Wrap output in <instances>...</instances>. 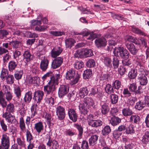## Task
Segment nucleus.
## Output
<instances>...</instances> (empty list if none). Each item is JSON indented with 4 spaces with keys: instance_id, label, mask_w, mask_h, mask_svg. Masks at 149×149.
Returning <instances> with one entry per match:
<instances>
[{
    "instance_id": "6ab92c4d",
    "label": "nucleus",
    "mask_w": 149,
    "mask_h": 149,
    "mask_svg": "<svg viewBox=\"0 0 149 149\" xmlns=\"http://www.w3.org/2000/svg\"><path fill=\"white\" fill-rule=\"evenodd\" d=\"M9 45L12 46L14 49L20 50L22 49V44L17 40H12L9 42Z\"/></svg>"
},
{
    "instance_id": "20e7f679",
    "label": "nucleus",
    "mask_w": 149,
    "mask_h": 149,
    "mask_svg": "<svg viewBox=\"0 0 149 149\" xmlns=\"http://www.w3.org/2000/svg\"><path fill=\"white\" fill-rule=\"evenodd\" d=\"M113 53L116 56H120L123 58H128L129 53L125 48L122 47H116L114 49Z\"/></svg>"
},
{
    "instance_id": "69168bd1",
    "label": "nucleus",
    "mask_w": 149,
    "mask_h": 149,
    "mask_svg": "<svg viewBox=\"0 0 149 149\" xmlns=\"http://www.w3.org/2000/svg\"><path fill=\"white\" fill-rule=\"evenodd\" d=\"M26 132L27 141L28 142H30L33 139L32 135L29 130H27Z\"/></svg>"
},
{
    "instance_id": "ddd939ff",
    "label": "nucleus",
    "mask_w": 149,
    "mask_h": 149,
    "mask_svg": "<svg viewBox=\"0 0 149 149\" xmlns=\"http://www.w3.org/2000/svg\"><path fill=\"white\" fill-rule=\"evenodd\" d=\"M63 61V59L61 57H58L54 59L52 63L51 67L53 69L57 68L60 67Z\"/></svg>"
},
{
    "instance_id": "e2e57ef3",
    "label": "nucleus",
    "mask_w": 149,
    "mask_h": 149,
    "mask_svg": "<svg viewBox=\"0 0 149 149\" xmlns=\"http://www.w3.org/2000/svg\"><path fill=\"white\" fill-rule=\"evenodd\" d=\"M110 99L111 103L114 104L117 102L118 97L117 95L115 94H112L110 96Z\"/></svg>"
},
{
    "instance_id": "4c0bfd02",
    "label": "nucleus",
    "mask_w": 149,
    "mask_h": 149,
    "mask_svg": "<svg viewBox=\"0 0 149 149\" xmlns=\"http://www.w3.org/2000/svg\"><path fill=\"white\" fill-rule=\"evenodd\" d=\"M61 75L60 74H56L53 77L51 78L50 81L57 85L58 83V80L61 77Z\"/></svg>"
},
{
    "instance_id": "de8ad7c7",
    "label": "nucleus",
    "mask_w": 149,
    "mask_h": 149,
    "mask_svg": "<svg viewBox=\"0 0 149 149\" xmlns=\"http://www.w3.org/2000/svg\"><path fill=\"white\" fill-rule=\"evenodd\" d=\"M137 71L136 69H134L129 73L128 76L131 79H134L137 76Z\"/></svg>"
},
{
    "instance_id": "c756f323",
    "label": "nucleus",
    "mask_w": 149,
    "mask_h": 149,
    "mask_svg": "<svg viewBox=\"0 0 149 149\" xmlns=\"http://www.w3.org/2000/svg\"><path fill=\"white\" fill-rule=\"evenodd\" d=\"M98 137V136L96 135H92L89 140L90 145L93 146L95 144L97 143Z\"/></svg>"
},
{
    "instance_id": "37998d69",
    "label": "nucleus",
    "mask_w": 149,
    "mask_h": 149,
    "mask_svg": "<svg viewBox=\"0 0 149 149\" xmlns=\"http://www.w3.org/2000/svg\"><path fill=\"white\" fill-rule=\"evenodd\" d=\"M111 132L110 127L109 125L105 126L102 131V134L103 135H106Z\"/></svg>"
},
{
    "instance_id": "f704fd0d",
    "label": "nucleus",
    "mask_w": 149,
    "mask_h": 149,
    "mask_svg": "<svg viewBox=\"0 0 149 149\" xmlns=\"http://www.w3.org/2000/svg\"><path fill=\"white\" fill-rule=\"evenodd\" d=\"M122 114L125 116H130L133 114V112L129 108H124L122 110Z\"/></svg>"
},
{
    "instance_id": "423d86ee",
    "label": "nucleus",
    "mask_w": 149,
    "mask_h": 149,
    "mask_svg": "<svg viewBox=\"0 0 149 149\" xmlns=\"http://www.w3.org/2000/svg\"><path fill=\"white\" fill-rule=\"evenodd\" d=\"M56 85L49 81L47 85L44 86V90L47 94H52L55 90Z\"/></svg>"
},
{
    "instance_id": "c85d7f7f",
    "label": "nucleus",
    "mask_w": 149,
    "mask_h": 149,
    "mask_svg": "<svg viewBox=\"0 0 149 149\" xmlns=\"http://www.w3.org/2000/svg\"><path fill=\"white\" fill-rule=\"evenodd\" d=\"M31 56V54L29 51L28 50L24 52L23 56L26 63H27L30 61Z\"/></svg>"
},
{
    "instance_id": "0eeeda50",
    "label": "nucleus",
    "mask_w": 149,
    "mask_h": 149,
    "mask_svg": "<svg viewBox=\"0 0 149 149\" xmlns=\"http://www.w3.org/2000/svg\"><path fill=\"white\" fill-rule=\"evenodd\" d=\"M134 61L135 64L141 67H144L143 65L146 62V59L143 55L136 56L134 57Z\"/></svg>"
},
{
    "instance_id": "a211bd4d",
    "label": "nucleus",
    "mask_w": 149,
    "mask_h": 149,
    "mask_svg": "<svg viewBox=\"0 0 149 149\" xmlns=\"http://www.w3.org/2000/svg\"><path fill=\"white\" fill-rule=\"evenodd\" d=\"M100 107L101 112L102 114L106 115L108 113L110 108L108 103L102 102L100 104Z\"/></svg>"
},
{
    "instance_id": "6e6552de",
    "label": "nucleus",
    "mask_w": 149,
    "mask_h": 149,
    "mask_svg": "<svg viewBox=\"0 0 149 149\" xmlns=\"http://www.w3.org/2000/svg\"><path fill=\"white\" fill-rule=\"evenodd\" d=\"M48 141L46 143L47 145L50 148V149H58L59 144L58 141L55 139H53L50 136H47Z\"/></svg>"
},
{
    "instance_id": "f03ea898",
    "label": "nucleus",
    "mask_w": 149,
    "mask_h": 149,
    "mask_svg": "<svg viewBox=\"0 0 149 149\" xmlns=\"http://www.w3.org/2000/svg\"><path fill=\"white\" fill-rule=\"evenodd\" d=\"M10 146V138L9 134L4 132L1 135L0 139V149H9Z\"/></svg>"
},
{
    "instance_id": "a878e982",
    "label": "nucleus",
    "mask_w": 149,
    "mask_h": 149,
    "mask_svg": "<svg viewBox=\"0 0 149 149\" xmlns=\"http://www.w3.org/2000/svg\"><path fill=\"white\" fill-rule=\"evenodd\" d=\"M7 105V102L6 101L4 97V95L2 91H0V105L1 107L4 108L6 107Z\"/></svg>"
},
{
    "instance_id": "a19ab883",
    "label": "nucleus",
    "mask_w": 149,
    "mask_h": 149,
    "mask_svg": "<svg viewBox=\"0 0 149 149\" xmlns=\"http://www.w3.org/2000/svg\"><path fill=\"white\" fill-rule=\"evenodd\" d=\"M6 111L8 113H13L15 111L14 106L13 103H10L6 106Z\"/></svg>"
},
{
    "instance_id": "c9c22d12",
    "label": "nucleus",
    "mask_w": 149,
    "mask_h": 149,
    "mask_svg": "<svg viewBox=\"0 0 149 149\" xmlns=\"http://www.w3.org/2000/svg\"><path fill=\"white\" fill-rule=\"evenodd\" d=\"M32 98V92L31 91H28L25 94L24 98V102L26 103L29 102Z\"/></svg>"
},
{
    "instance_id": "338daca9",
    "label": "nucleus",
    "mask_w": 149,
    "mask_h": 149,
    "mask_svg": "<svg viewBox=\"0 0 149 149\" xmlns=\"http://www.w3.org/2000/svg\"><path fill=\"white\" fill-rule=\"evenodd\" d=\"M83 49L82 50H78L75 53L74 56L75 57L81 58L84 57L83 55Z\"/></svg>"
},
{
    "instance_id": "4468645a",
    "label": "nucleus",
    "mask_w": 149,
    "mask_h": 149,
    "mask_svg": "<svg viewBox=\"0 0 149 149\" xmlns=\"http://www.w3.org/2000/svg\"><path fill=\"white\" fill-rule=\"evenodd\" d=\"M43 95L44 93L42 91H37L34 93L33 99L35 102L39 103L41 101Z\"/></svg>"
},
{
    "instance_id": "7ed1b4c3",
    "label": "nucleus",
    "mask_w": 149,
    "mask_h": 149,
    "mask_svg": "<svg viewBox=\"0 0 149 149\" xmlns=\"http://www.w3.org/2000/svg\"><path fill=\"white\" fill-rule=\"evenodd\" d=\"M75 73L72 70H69L67 71L65 74V78L67 80H70V84L73 85L77 83L80 78V75L77 74L75 77Z\"/></svg>"
},
{
    "instance_id": "3c124183",
    "label": "nucleus",
    "mask_w": 149,
    "mask_h": 149,
    "mask_svg": "<svg viewBox=\"0 0 149 149\" xmlns=\"http://www.w3.org/2000/svg\"><path fill=\"white\" fill-rule=\"evenodd\" d=\"M145 103H144L143 101H139L136 103L135 107L136 109L141 110L145 107Z\"/></svg>"
},
{
    "instance_id": "052dcab7",
    "label": "nucleus",
    "mask_w": 149,
    "mask_h": 149,
    "mask_svg": "<svg viewBox=\"0 0 149 149\" xmlns=\"http://www.w3.org/2000/svg\"><path fill=\"white\" fill-rule=\"evenodd\" d=\"M16 141L17 144L21 147H22L23 149H26V144L24 141H22L19 138H18L17 139Z\"/></svg>"
},
{
    "instance_id": "58836bf2",
    "label": "nucleus",
    "mask_w": 149,
    "mask_h": 149,
    "mask_svg": "<svg viewBox=\"0 0 149 149\" xmlns=\"http://www.w3.org/2000/svg\"><path fill=\"white\" fill-rule=\"evenodd\" d=\"M130 29L131 31L136 33L142 35L143 36H146L145 34L141 30L139 29L138 28L132 26L131 27Z\"/></svg>"
},
{
    "instance_id": "ea45409f",
    "label": "nucleus",
    "mask_w": 149,
    "mask_h": 149,
    "mask_svg": "<svg viewBox=\"0 0 149 149\" xmlns=\"http://www.w3.org/2000/svg\"><path fill=\"white\" fill-rule=\"evenodd\" d=\"M8 72L7 69L4 68H2L0 76L1 78L3 80L8 76Z\"/></svg>"
},
{
    "instance_id": "bb28decb",
    "label": "nucleus",
    "mask_w": 149,
    "mask_h": 149,
    "mask_svg": "<svg viewBox=\"0 0 149 149\" xmlns=\"http://www.w3.org/2000/svg\"><path fill=\"white\" fill-rule=\"evenodd\" d=\"M43 123L41 122H39L36 123L34 125V129L39 134L43 130Z\"/></svg>"
},
{
    "instance_id": "09e8293b",
    "label": "nucleus",
    "mask_w": 149,
    "mask_h": 149,
    "mask_svg": "<svg viewBox=\"0 0 149 149\" xmlns=\"http://www.w3.org/2000/svg\"><path fill=\"white\" fill-rule=\"evenodd\" d=\"M84 65V63L81 61H76L74 64V68L78 70L81 68Z\"/></svg>"
},
{
    "instance_id": "8fccbe9b",
    "label": "nucleus",
    "mask_w": 149,
    "mask_h": 149,
    "mask_svg": "<svg viewBox=\"0 0 149 149\" xmlns=\"http://www.w3.org/2000/svg\"><path fill=\"white\" fill-rule=\"evenodd\" d=\"M75 42L74 39L70 38L67 39L65 41V43L67 47H71Z\"/></svg>"
},
{
    "instance_id": "412c9836",
    "label": "nucleus",
    "mask_w": 149,
    "mask_h": 149,
    "mask_svg": "<svg viewBox=\"0 0 149 149\" xmlns=\"http://www.w3.org/2000/svg\"><path fill=\"white\" fill-rule=\"evenodd\" d=\"M101 58L102 62L106 66L110 68L112 67V61L110 57L103 56Z\"/></svg>"
},
{
    "instance_id": "864d4df0",
    "label": "nucleus",
    "mask_w": 149,
    "mask_h": 149,
    "mask_svg": "<svg viewBox=\"0 0 149 149\" xmlns=\"http://www.w3.org/2000/svg\"><path fill=\"white\" fill-rule=\"evenodd\" d=\"M17 65V63L14 61H10L8 64V69L10 71H12L14 70Z\"/></svg>"
},
{
    "instance_id": "774afa93",
    "label": "nucleus",
    "mask_w": 149,
    "mask_h": 149,
    "mask_svg": "<svg viewBox=\"0 0 149 149\" xmlns=\"http://www.w3.org/2000/svg\"><path fill=\"white\" fill-rule=\"evenodd\" d=\"M134 39L135 38L132 36H127L125 38V44L129 42H131L133 43V42H134Z\"/></svg>"
},
{
    "instance_id": "a18cd8bd",
    "label": "nucleus",
    "mask_w": 149,
    "mask_h": 149,
    "mask_svg": "<svg viewBox=\"0 0 149 149\" xmlns=\"http://www.w3.org/2000/svg\"><path fill=\"white\" fill-rule=\"evenodd\" d=\"M135 132L134 127L132 125H130L126 128L125 133L127 134H133Z\"/></svg>"
},
{
    "instance_id": "680f3d73",
    "label": "nucleus",
    "mask_w": 149,
    "mask_h": 149,
    "mask_svg": "<svg viewBox=\"0 0 149 149\" xmlns=\"http://www.w3.org/2000/svg\"><path fill=\"white\" fill-rule=\"evenodd\" d=\"M112 64L114 69H116L118 68L119 64V61L117 58L114 57L113 58Z\"/></svg>"
},
{
    "instance_id": "9d476101",
    "label": "nucleus",
    "mask_w": 149,
    "mask_h": 149,
    "mask_svg": "<svg viewBox=\"0 0 149 149\" xmlns=\"http://www.w3.org/2000/svg\"><path fill=\"white\" fill-rule=\"evenodd\" d=\"M2 116L5 118L6 120L8 123L11 124H15L16 122L15 116L10 113L6 112L3 114Z\"/></svg>"
},
{
    "instance_id": "e433bc0d",
    "label": "nucleus",
    "mask_w": 149,
    "mask_h": 149,
    "mask_svg": "<svg viewBox=\"0 0 149 149\" xmlns=\"http://www.w3.org/2000/svg\"><path fill=\"white\" fill-rule=\"evenodd\" d=\"M83 55L85 57H89L93 55V51L91 49H83Z\"/></svg>"
},
{
    "instance_id": "9b49d317",
    "label": "nucleus",
    "mask_w": 149,
    "mask_h": 149,
    "mask_svg": "<svg viewBox=\"0 0 149 149\" xmlns=\"http://www.w3.org/2000/svg\"><path fill=\"white\" fill-rule=\"evenodd\" d=\"M102 89L100 87H94L91 89L89 95L97 97H100L102 95Z\"/></svg>"
},
{
    "instance_id": "49530a36",
    "label": "nucleus",
    "mask_w": 149,
    "mask_h": 149,
    "mask_svg": "<svg viewBox=\"0 0 149 149\" xmlns=\"http://www.w3.org/2000/svg\"><path fill=\"white\" fill-rule=\"evenodd\" d=\"M129 88L130 91L132 92H135L136 93H141L140 91L137 90V86H136V83H135L130 84Z\"/></svg>"
},
{
    "instance_id": "79ce46f5",
    "label": "nucleus",
    "mask_w": 149,
    "mask_h": 149,
    "mask_svg": "<svg viewBox=\"0 0 149 149\" xmlns=\"http://www.w3.org/2000/svg\"><path fill=\"white\" fill-rule=\"evenodd\" d=\"M149 141V132L146 131L145 132L142 137V139L141 140L142 142L144 144H146L148 143Z\"/></svg>"
},
{
    "instance_id": "39448f33",
    "label": "nucleus",
    "mask_w": 149,
    "mask_h": 149,
    "mask_svg": "<svg viewBox=\"0 0 149 149\" xmlns=\"http://www.w3.org/2000/svg\"><path fill=\"white\" fill-rule=\"evenodd\" d=\"M138 79L141 85H145L148 83V80L146 75L148 74V71L144 67H141L138 70Z\"/></svg>"
},
{
    "instance_id": "603ef678",
    "label": "nucleus",
    "mask_w": 149,
    "mask_h": 149,
    "mask_svg": "<svg viewBox=\"0 0 149 149\" xmlns=\"http://www.w3.org/2000/svg\"><path fill=\"white\" fill-rule=\"evenodd\" d=\"M5 79L7 84L11 85L14 83V78L13 75L9 74Z\"/></svg>"
},
{
    "instance_id": "aec40b11",
    "label": "nucleus",
    "mask_w": 149,
    "mask_h": 149,
    "mask_svg": "<svg viewBox=\"0 0 149 149\" xmlns=\"http://www.w3.org/2000/svg\"><path fill=\"white\" fill-rule=\"evenodd\" d=\"M68 114L70 119L73 122H75L77 120V114L74 109H69L68 111Z\"/></svg>"
},
{
    "instance_id": "5701e85b",
    "label": "nucleus",
    "mask_w": 149,
    "mask_h": 149,
    "mask_svg": "<svg viewBox=\"0 0 149 149\" xmlns=\"http://www.w3.org/2000/svg\"><path fill=\"white\" fill-rule=\"evenodd\" d=\"M49 62L47 58H44L41 60L40 63V68L42 71H45L47 69Z\"/></svg>"
},
{
    "instance_id": "473e14b6",
    "label": "nucleus",
    "mask_w": 149,
    "mask_h": 149,
    "mask_svg": "<svg viewBox=\"0 0 149 149\" xmlns=\"http://www.w3.org/2000/svg\"><path fill=\"white\" fill-rule=\"evenodd\" d=\"M14 92L16 97L19 98L21 96V89L18 86L15 85L14 87Z\"/></svg>"
},
{
    "instance_id": "b1692460",
    "label": "nucleus",
    "mask_w": 149,
    "mask_h": 149,
    "mask_svg": "<svg viewBox=\"0 0 149 149\" xmlns=\"http://www.w3.org/2000/svg\"><path fill=\"white\" fill-rule=\"evenodd\" d=\"M102 122L100 120H93L91 122H89L88 125L93 127L96 128L102 125Z\"/></svg>"
},
{
    "instance_id": "5fc2aeb1",
    "label": "nucleus",
    "mask_w": 149,
    "mask_h": 149,
    "mask_svg": "<svg viewBox=\"0 0 149 149\" xmlns=\"http://www.w3.org/2000/svg\"><path fill=\"white\" fill-rule=\"evenodd\" d=\"M86 65L88 68H93L95 66L96 63L95 61L93 59H89L86 62Z\"/></svg>"
},
{
    "instance_id": "393cba45",
    "label": "nucleus",
    "mask_w": 149,
    "mask_h": 149,
    "mask_svg": "<svg viewBox=\"0 0 149 149\" xmlns=\"http://www.w3.org/2000/svg\"><path fill=\"white\" fill-rule=\"evenodd\" d=\"M121 121V119L116 116L111 117L110 120V123L113 126L117 125L120 123Z\"/></svg>"
},
{
    "instance_id": "dca6fc26",
    "label": "nucleus",
    "mask_w": 149,
    "mask_h": 149,
    "mask_svg": "<svg viewBox=\"0 0 149 149\" xmlns=\"http://www.w3.org/2000/svg\"><path fill=\"white\" fill-rule=\"evenodd\" d=\"M63 51L61 48L58 47H55L52 49L51 52V56L54 58L59 55Z\"/></svg>"
},
{
    "instance_id": "c03bdc74",
    "label": "nucleus",
    "mask_w": 149,
    "mask_h": 149,
    "mask_svg": "<svg viewBox=\"0 0 149 149\" xmlns=\"http://www.w3.org/2000/svg\"><path fill=\"white\" fill-rule=\"evenodd\" d=\"M92 75V71L90 69H87L85 70L83 74V77L85 79L90 78Z\"/></svg>"
},
{
    "instance_id": "2eb2a0df",
    "label": "nucleus",
    "mask_w": 149,
    "mask_h": 149,
    "mask_svg": "<svg viewBox=\"0 0 149 149\" xmlns=\"http://www.w3.org/2000/svg\"><path fill=\"white\" fill-rule=\"evenodd\" d=\"M69 87L68 86L62 85L59 88L58 94L59 96L62 97L66 94L69 92Z\"/></svg>"
},
{
    "instance_id": "13d9d810",
    "label": "nucleus",
    "mask_w": 149,
    "mask_h": 149,
    "mask_svg": "<svg viewBox=\"0 0 149 149\" xmlns=\"http://www.w3.org/2000/svg\"><path fill=\"white\" fill-rule=\"evenodd\" d=\"M121 85V82L118 80H116L113 81L112 84L113 87L116 89H118L119 88Z\"/></svg>"
},
{
    "instance_id": "7c9ffc66",
    "label": "nucleus",
    "mask_w": 149,
    "mask_h": 149,
    "mask_svg": "<svg viewBox=\"0 0 149 149\" xmlns=\"http://www.w3.org/2000/svg\"><path fill=\"white\" fill-rule=\"evenodd\" d=\"M19 124V127L21 131L23 132H26V125L23 117L22 116L20 117Z\"/></svg>"
},
{
    "instance_id": "f8f14e48",
    "label": "nucleus",
    "mask_w": 149,
    "mask_h": 149,
    "mask_svg": "<svg viewBox=\"0 0 149 149\" xmlns=\"http://www.w3.org/2000/svg\"><path fill=\"white\" fill-rule=\"evenodd\" d=\"M95 42L96 46L98 48L105 47L107 43L106 39L103 37L97 38Z\"/></svg>"
},
{
    "instance_id": "2f4dec72",
    "label": "nucleus",
    "mask_w": 149,
    "mask_h": 149,
    "mask_svg": "<svg viewBox=\"0 0 149 149\" xmlns=\"http://www.w3.org/2000/svg\"><path fill=\"white\" fill-rule=\"evenodd\" d=\"M37 105L36 104H33L31 109V113L30 116L31 118H33L37 114Z\"/></svg>"
},
{
    "instance_id": "0e129e2a",
    "label": "nucleus",
    "mask_w": 149,
    "mask_h": 149,
    "mask_svg": "<svg viewBox=\"0 0 149 149\" xmlns=\"http://www.w3.org/2000/svg\"><path fill=\"white\" fill-rule=\"evenodd\" d=\"M105 90L106 92L109 94L112 93L113 92V88L111 87V85L109 84L107 85Z\"/></svg>"
},
{
    "instance_id": "4be33fe9",
    "label": "nucleus",
    "mask_w": 149,
    "mask_h": 149,
    "mask_svg": "<svg viewBox=\"0 0 149 149\" xmlns=\"http://www.w3.org/2000/svg\"><path fill=\"white\" fill-rule=\"evenodd\" d=\"M89 86L83 87L81 88L79 90L78 94L81 98H83L87 95L89 91Z\"/></svg>"
},
{
    "instance_id": "cd10ccee",
    "label": "nucleus",
    "mask_w": 149,
    "mask_h": 149,
    "mask_svg": "<svg viewBox=\"0 0 149 149\" xmlns=\"http://www.w3.org/2000/svg\"><path fill=\"white\" fill-rule=\"evenodd\" d=\"M140 121V118L138 115H131L129 121L132 123H138Z\"/></svg>"
},
{
    "instance_id": "6e6d98bb",
    "label": "nucleus",
    "mask_w": 149,
    "mask_h": 149,
    "mask_svg": "<svg viewBox=\"0 0 149 149\" xmlns=\"http://www.w3.org/2000/svg\"><path fill=\"white\" fill-rule=\"evenodd\" d=\"M23 73V71L22 70L16 71L14 74L15 78L17 80L21 79Z\"/></svg>"
},
{
    "instance_id": "bf43d9fd",
    "label": "nucleus",
    "mask_w": 149,
    "mask_h": 149,
    "mask_svg": "<svg viewBox=\"0 0 149 149\" xmlns=\"http://www.w3.org/2000/svg\"><path fill=\"white\" fill-rule=\"evenodd\" d=\"M84 33H88V35H87L83 36H86L87 39L90 40L91 41H92L95 39L96 35L94 33H91L88 31L84 32Z\"/></svg>"
},
{
    "instance_id": "f3484780",
    "label": "nucleus",
    "mask_w": 149,
    "mask_h": 149,
    "mask_svg": "<svg viewBox=\"0 0 149 149\" xmlns=\"http://www.w3.org/2000/svg\"><path fill=\"white\" fill-rule=\"evenodd\" d=\"M125 45L131 54L135 55L138 52V50L136 48L134 44L131 42L127 43Z\"/></svg>"
},
{
    "instance_id": "72a5a7b5",
    "label": "nucleus",
    "mask_w": 149,
    "mask_h": 149,
    "mask_svg": "<svg viewBox=\"0 0 149 149\" xmlns=\"http://www.w3.org/2000/svg\"><path fill=\"white\" fill-rule=\"evenodd\" d=\"M74 127L77 129L79 131L78 134V138L80 139L82 138L83 133V128L80 125L78 124H75L74 125Z\"/></svg>"
},
{
    "instance_id": "f257e3e1",
    "label": "nucleus",
    "mask_w": 149,
    "mask_h": 149,
    "mask_svg": "<svg viewBox=\"0 0 149 149\" xmlns=\"http://www.w3.org/2000/svg\"><path fill=\"white\" fill-rule=\"evenodd\" d=\"M80 110L84 114H86L88 112L89 107H95L93 100L91 98L86 97L83 99V102L80 104L79 106Z\"/></svg>"
},
{
    "instance_id": "1a4fd4ad",
    "label": "nucleus",
    "mask_w": 149,
    "mask_h": 149,
    "mask_svg": "<svg viewBox=\"0 0 149 149\" xmlns=\"http://www.w3.org/2000/svg\"><path fill=\"white\" fill-rule=\"evenodd\" d=\"M56 114L58 119L60 120L63 119L65 117V111L64 108L60 106H57L56 109Z\"/></svg>"
},
{
    "instance_id": "4d7b16f0",
    "label": "nucleus",
    "mask_w": 149,
    "mask_h": 149,
    "mask_svg": "<svg viewBox=\"0 0 149 149\" xmlns=\"http://www.w3.org/2000/svg\"><path fill=\"white\" fill-rule=\"evenodd\" d=\"M9 33L6 30L2 29L0 30V39H3L8 35Z\"/></svg>"
}]
</instances>
